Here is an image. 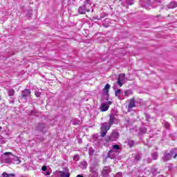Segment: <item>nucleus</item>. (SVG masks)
I'll use <instances>...</instances> for the list:
<instances>
[{
    "instance_id": "obj_1",
    "label": "nucleus",
    "mask_w": 177,
    "mask_h": 177,
    "mask_svg": "<svg viewBox=\"0 0 177 177\" xmlns=\"http://www.w3.org/2000/svg\"><path fill=\"white\" fill-rule=\"evenodd\" d=\"M115 120V117H114L113 115H111L109 118V123L105 122L103 123L102 127V131H101V136L102 138H104L107 133V131L111 128V125L114 124V120Z\"/></svg>"
},
{
    "instance_id": "obj_2",
    "label": "nucleus",
    "mask_w": 177,
    "mask_h": 177,
    "mask_svg": "<svg viewBox=\"0 0 177 177\" xmlns=\"http://www.w3.org/2000/svg\"><path fill=\"white\" fill-rule=\"evenodd\" d=\"M99 168V165L97 163H93L90 169V177H97L99 174L97 173V169Z\"/></svg>"
},
{
    "instance_id": "obj_3",
    "label": "nucleus",
    "mask_w": 177,
    "mask_h": 177,
    "mask_svg": "<svg viewBox=\"0 0 177 177\" xmlns=\"http://www.w3.org/2000/svg\"><path fill=\"white\" fill-rule=\"evenodd\" d=\"M125 82H127L126 79H125V74H124V73L120 74L118 76V81L116 82V84H118V85H119L120 88H121V86H122V84H125Z\"/></svg>"
},
{
    "instance_id": "obj_4",
    "label": "nucleus",
    "mask_w": 177,
    "mask_h": 177,
    "mask_svg": "<svg viewBox=\"0 0 177 177\" xmlns=\"http://www.w3.org/2000/svg\"><path fill=\"white\" fill-rule=\"evenodd\" d=\"M120 138V133L117 131H113L111 136L108 138V140H106V142H115L117 139Z\"/></svg>"
},
{
    "instance_id": "obj_5",
    "label": "nucleus",
    "mask_w": 177,
    "mask_h": 177,
    "mask_svg": "<svg viewBox=\"0 0 177 177\" xmlns=\"http://www.w3.org/2000/svg\"><path fill=\"white\" fill-rule=\"evenodd\" d=\"M111 104H113V102L111 101H109L106 103H103L101 104L100 106V110L101 111H107V110H109L110 106H111Z\"/></svg>"
},
{
    "instance_id": "obj_6",
    "label": "nucleus",
    "mask_w": 177,
    "mask_h": 177,
    "mask_svg": "<svg viewBox=\"0 0 177 177\" xmlns=\"http://www.w3.org/2000/svg\"><path fill=\"white\" fill-rule=\"evenodd\" d=\"M55 175L59 177H70V172H68V169H66V171H56Z\"/></svg>"
},
{
    "instance_id": "obj_7",
    "label": "nucleus",
    "mask_w": 177,
    "mask_h": 177,
    "mask_svg": "<svg viewBox=\"0 0 177 177\" xmlns=\"http://www.w3.org/2000/svg\"><path fill=\"white\" fill-rule=\"evenodd\" d=\"M110 172H111V169H110V167L106 166L104 167L102 174L104 177H106L110 174Z\"/></svg>"
},
{
    "instance_id": "obj_8",
    "label": "nucleus",
    "mask_w": 177,
    "mask_h": 177,
    "mask_svg": "<svg viewBox=\"0 0 177 177\" xmlns=\"http://www.w3.org/2000/svg\"><path fill=\"white\" fill-rule=\"evenodd\" d=\"M78 10H79V13H80V15H84V14L86 13V12H89V8H86V5H84L82 7H80Z\"/></svg>"
},
{
    "instance_id": "obj_9",
    "label": "nucleus",
    "mask_w": 177,
    "mask_h": 177,
    "mask_svg": "<svg viewBox=\"0 0 177 177\" xmlns=\"http://www.w3.org/2000/svg\"><path fill=\"white\" fill-rule=\"evenodd\" d=\"M171 157L170 153L165 152L162 157V161H164V162H166V161H169V160H171Z\"/></svg>"
},
{
    "instance_id": "obj_10",
    "label": "nucleus",
    "mask_w": 177,
    "mask_h": 177,
    "mask_svg": "<svg viewBox=\"0 0 177 177\" xmlns=\"http://www.w3.org/2000/svg\"><path fill=\"white\" fill-rule=\"evenodd\" d=\"M115 156H117V152L113 149L110 150L108 153V157H109V158H115Z\"/></svg>"
},
{
    "instance_id": "obj_11",
    "label": "nucleus",
    "mask_w": 177,
    "mask_h": 177,
    "mask_svg": "<svg viewBox=\"0 0 177 177\" xmlns=\"http://www.w3.org/2000/svg\"><path fill=\"white\" fill-rule=\"evenodd\" d=\"M177 7V2L176 1H171L169 4L167 5V8L169 9H174V8Z\"/></svg>"
},
{
    "instance_id": "obj_12",
    "label": "nucleus",
    "mask_w": 177,
    "mask_h": 177,
    "mask_svg": "<svg viewBox=\"0 0 177 177\" xmlns=\"http://www.w3.org/2000/svg\"><path fill=\"white\" fill-rule=\"evenodd\" d=\"M128 111H132L133 109V99H131L128 105Z\"/></svg>"
},
{
    "instance_id": "obj_13",
    "label": "nucleus",
    "mask_w": 177,
    "mask_h": 177,
    "mask_svg": "<svg viewBox=\"0 0 177 177\" xmlns=\"http://www.w3.org/2000/svg\"><path fill=\"white\" fill-rule=\"evenodd\" d=\"M170 157H174V158H176L177 156V149H171L169 152Z\"/></svg>"
},
{
    "instance_id": "obj_14",
    "label": "nucleus",
    "mask_w": 177,
    "mask_h": 177,
    "mask_svg": "<svg viewBox=\"0 0 177 177\" xmlns=\"http://www.w3.org/2000/svg\"><path fill=\"white\" fill-rule=\"evenodd\" d=\"M147 133V129L146 127H142L139 129L140 135H145Z\"/></svg>"
},
{
    "instance_id": "obj_15",
    "label": "nucleus",
    "mask_w": 177,
    "mask_h": 177,
    "mask_svg": "<svg viewBox=\"0 0 177 177\" xmlns=\"http://www.w3.org/2000/svg\"><path fill=\"white\" fill-rule=\"evenodd\" d=\"M30 93H31V91L25 89L24 91H22V97H27V96H30Z\"/></svg>"
},
{
    "instance_id": "obj_16",
    "label": "nucleus",
    "mask_w": 177,
    "mask_h": 177,
    "mask_svg": "<svg viewBox=\"0 0 177 177\" xmlns=\"http://www.w3.org/2000/svg\"><path fill=\"white\" fill-rule=\"evenodd\" d=\"M151 157L152 160H156L158 158V151H153L151 154Z\"/></svg>"
},
{
    "instance_id": "obj_17",
    "label": "nucleus",
    "mask_w": 177,
    "mask_h": 177,
    "mask_svg": "<svg viewBox=\"0 0 177 177\" xmlns=\"http://www.w3.org/2000/svg\"><path fill=\"white\" fill-rule=\"evenodd\" d=\"M141 159H142V152H137L136 153L135 160L136 161H140Z\"/></svg>"
},
{
    "instance_id": "obj_18",
    "label": "nucleus",
    "mask_w": 177,
    "mask_h": 177,
    "mask_svg": "<svg viewBox=\"0 0 177 177\" xmlns=\"http://www.w3.org/2000/svg\"><path fill=\"white\" fill-rule=\"evenodd\" d=\"M80 168H82V169H86V167H88V163L86 162V161H82L80 164Z\"/></svg>"
},
{
    "instance_id": "obj_19",
    "label": "nucleus",
    "mask_w": 177,
    "mask_h": 177,
    "mask_svg": "<svg viewBox=\"0 0 177 177\" xmlns=\"http://www.w3.org/2000/svg\"><path fill=\"white\" fill-rule=\"evenodd\" d=\"M110 88H111L110 84H106V86L103 88V91L105 93H107L109 92V90L110 89Z\"/></svg>"
},
{
    "instance_id": "obj_20",
    "label": "nucleus",
    "mask_w": 177,
    "mask_h": 177,
    "mask_svg": "<svg viewBox=\"0 0 177 177\" xmlns=\"http://www.w3.org/2000/svg\"><path fill=\"white\" fill-rule=\"evenodd\" d=\"M2 177H15V174L3 172L2 174Z\"/></svg>"
},
{
    "instance_id": "obj_21",
    "label": "nucleus",
    "mask_w": 177,
    "mask_h": 177,
    "mask_svg": "<svg viewBox=\"0 0 177 177\" xmlns=\"http://www.w3.org/2000/svg\"><path fill=\"white\" fill-rule=\"evenodd\" d=\"M115 96H117L119 99L121 97V89H118L115 91Z\"/></svg>"
},
{
    "instance_id": "obj_22",
    "label": "nucleus",
    "mask_w": 177,
    "mask_h": 177,
    "mask_svg": "<svg viewBox=\"0 0 177 177\" xmlns=\"http://www.w3.org/2000/svg\"><path fill=\"white\" fill-rule=\"evenodd\" d=\"M15 95V90L10 89L8 91V95L9 96H13Z\"/></svg>"
},
{
    "instance_id": "obj_23",
    "label": "nucleus",
    "mask_w": 177,
    "mask_h": 177,
    "mask_svg": "<svg viewBox=\"0 0 177 177\" xmlns=\"http://www.w3.org/2000/svg\"><path fill=\"white\" fill-rule=\"evenodd\" d=\"M112 148L113 149V150H120V149H121V147H120L118 145H113Z\"/></svg>"
},
{
    "instance_id": "obj_24",
    "label": "nucleus",
    "mask_w": 177,
    "mask_h": 177,
    "mask_svg": "<svg viewBox=\"0 0 177 177\" xmlns=\"http://www.w3.org/2000/svg\"><path fill=\"white\" fill-rule=\"evenodd\" d=\"M73 160H74L75 161H78V160H80V156H78V155H75V156H73Z\"/></svg>"
},
{
    "instance_id": "obj_25",
    "label": "nucleus",
    "mask_w": 177,
    "mask_h": 177,
    "mask_svg": "<svg viewBox=\"0 0 177 177\" xmlns=\"http://www.w3.org/2000/svg\"><path fill=\"white\" fill-rule=\"evenodd\" d=\"M79 124H80V120H73V125H79Z\"/></svg>"
},
{
    "instance_id": "obj_26",
    "label": "nucleus",
    "mask_w": 177,
    "mask_h": 177,
    "mask_svg": "<svg viewBox=\"0 0 177 177\" xmlns=\"http://www.w3.org/2000/svg\"><path fill=\"white\" fill-rule=\"evenodd\" d=\"M165 128H167V129H168L170 127L169 123H168V122H165Z\"/></svg>"
},
{
    "instance_id": "obj_27",
    "label": "nucleus",
    "mask_w": 177,
    "mask_h": 177,
    "mask_svg": "<svg viewBox=\"0 0 177 177\" xmlns=\"http://www.w3.org/2000/svg\"><path fill=\"white\" fill-rule=\"evenodd\" d=\"M131 91H124V95H125V96H129V95H131Z\"/></svg>"
},
{
    "instance_id": "obj_28",
    "label": "nucleus",
    "mask_w": 177,
    "mask_h": 177,
    "mask_svg": "<svg viewBox=\"0 0 177 177\" xmlns=\"http://www.w3.org/2000/svg\"><path fill=\"white\" fill-rule=\"evenodd\" d=\"M115 177H122V173L118 172Z\"/></svg>"
},
{
    "instance_id": "obj_29",
    "label": "nucleus",
    "mask_w": 177,
    "mask_h": 177,
    "mask_svg": "<svg viewBox=\"0 0 177 177\" xmlns=\"http://www.w3.org/2000/svg\"><path fill=\"white\" fill-rule=\"evenodd\" d=\"M44 174L46 175V176H48V175H50V172L46 170L44 171Z\"/></svg>"
},
{
    "instance_id": "obj_30",
    "label": "nucleus",
    "mask_w": 177,
    "mask_h": 177,
    "mask_svg": "<svg viewBox=\"0 0 177 177\" xmlns=\"http://www.w3.org/2000/svg\"><path fill=\"white\" fill-rule=\"evenodd\" d=\"M153 159H152V158H148L147 160V162H148V164H150V162H153Z\"/></svg>"
},
{
    "instance_id": "obj_31",
    "label": "nucleus",
    "mask_w": 177,
    "mask_h": 177,
    "mask_svg": "<svg viewBox=\"0 0 177 177\" xmlns=\"http://www.w3.org/2000/svg\"><path fill=\"white\" fill-rule=\"evenodd\" d=\"M35 96H37V97H39L41 96V93L35 92Z\"/></svg>"
},
{
    "instance_id": "obj_32",
    "label": "nucleus",
    "mask_w": 177,
    "mask_h": 177,
    "mask_svg": "<svg viewBox=\"0 0 177 177\" xmlns=\"http://www.w3.org/2000/svg\"><path fill=\"white\" fill-rule=\"evenodd\" d=\"M4 156H12V153H10V152H6V153H4Z\"/></svg>"
},
{
    "instance_id": "obj_33",
    "label": "nucleus",
    "mask_w": 177,
    "mask_h": 177,
    "mask_svg": "<svg viewBox=\"0 0 177 177\" xmlns=\"http://www.w3.org/2000/svg\"><path fill=\"white\" fill-rule=\"evenodd\" d=\"M41 169H42V171L44 172L45 171H46V169H47V167H46V166H43L42 167H41Z\"/></svg>"
},
{
    "instance_id": "obj_34",
    "label": "nucleus",
    "mask_w": 177,
    "mask_h": 177,
    "mask_svg": "<svg viewBox=\"0 0 177 177\" xmlns=\"http://www.w3.org/2000/svg\"><path fill=\"white\" fill-rule=\"evenodd\" d=\"M151 172H157V169L156 168H152L151 169Z\"/></svg>"
},
{
    "instance_id": "obj_35",
    "label": "nucleus",
    "mask_w": 177,
    "mask_h": 177,
    "mask_svg": "<svg viewBox=\"0 0 177 177\" xmlns=\"http://www.w3.org/2000/svg\"><path fill=\"white\" fill-rule=\"evenodd\" d=\"M6 162L9 164V162H10V159H9V158L6 159Z\"/></svg>"
},
{
    "instance_id": "obj_36",
    "label": "nucleus",
    "mask_w": 177,
    "mask_h": 177,
    "mask_svg": "<svg viewBox=\"0 0 177 177\" xmlns=\"http://www.w3.org/2000/svg\"><path fill=\"white\" fill-rule=\"evenodd\" d=\"M77 177H84V176L79 174V175L77 176Z\"/></svg>"
},
{
    "instance_id": "obj_37",
    "label": "nucleus",
    "mask_w": 177,
    "mask_h": 177,
    "mask_svg": "<svg viewBox=\"0 0 177 177\" xmlns=\"http://www.w3.org/2000/svg\"><path fill=\"white\" fill-rule=\"evenodd\" d=\"M133 107H135V101H134V104H133Z\"/></svg>"
},
{
    "instance_id": "obj_38",
    "label": "nucleus",
    "mask_w": 177,
    "mask_h": 177,
    "mask_svg": "<svg viewBox=\"0 0 177 177\" xmlns=\"http://www.w3.org/2000/svg\"><path fill=\"white\" fill-rule=\"evenodd\" d=\"M16 160H19V158H16Z\"/></svg>"
},
{
    "instance_id": "obj_39",
    "label": "nucleus",
    "mask_w": 177,
    "mask_h": 177,
    "mask_svg": "<svg viewBox=\"0 0 177 177\" xmlns=\"http://www.w3.org/2000/svg\"><path fill=\"white\" fill-rule=\"evenodd\" d=\"M156 150H158V149L157 147H156Z\"/></svg>"
}]
</instances>
